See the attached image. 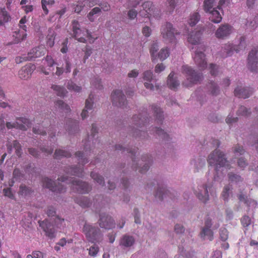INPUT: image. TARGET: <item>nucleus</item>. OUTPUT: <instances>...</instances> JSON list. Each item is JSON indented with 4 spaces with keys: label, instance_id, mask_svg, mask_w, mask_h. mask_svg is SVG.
<instances>
[{
    "label": "nucleus",
    "instance_id": "obj_1",
    "mask_svg": "<svg viewBox=\"0 0 258 258\" xmlns=\"http://www.w3.org/2000/svg\"><path fill=\"white\" fill-rule=\"evenodd\" d=\"M207 162L210 166L214 167V180H220L231 168L225 154L219 150L216 149L211 152L208 157Z\"/></svg>",
    "mask_w": 258,
    "mask_h": 258
},
{
    "label": "nucleus",
    "instance_id": "obj_2",
    "mask_svg": "<svg viewBox=\"0 0 258 258\" xmlns=\"http://www.w3.org/2000/svg\"><path fill=\"white\" fill-rule=\"evenodd\" d=\"M148 120L146 113L134 115L132 118L134 125L131 127V132L133 136L142 139H147L148 136L147 133L144 131L143 127Z\"/></svg>",
    "mask_w": 258,
    "mask_h": 258
},
{
    "label": "nucleus",
    "instance_id": "obj_3",
    "mask_svg": "<svg viewBox=\"0 0 258 258\" xmlns=\"http://www.w3.org/2000/svg\"><path fill=\"white\" fill-rule=\"evenodd\" d=\"M181 72L185 77V80L182 82V85L186 87H190L202 80V75L198 73L191 67L187 65L182 66Z\"/></svg>",
    "mask_w": 258,
    "mask_h": 258
},
{
    "label": "nucleus",
    "instance_id": "obj_4",
    "mask_svg": "<svg viewBox=\"0 0 258 258\" xmlns=\"http://www.w3.org/2000/svg\"><path fill=\"white\" fill-rule=\"evenodd\" d=\"M83 231L88 241L92 243H99L103 239V234L97 226L89 223H85L83 227Z\"/></svg>",
    "mask_w": 258,
    "mask_h": 258
},
{
    "label": "nucleus",
    "instance_id": "obj_5",
    "mask_svg": "<svg viewBox=\"0 0 258 258\" xmlns=\"http://www.w3.org/2000/svg\"><path fill=\"white\" fill-rule=\"evenodd\" d=\"M58 181L66 182L67 183H71V188L74 191L78 192L80 194H87L91 189V187L88 183L77 179L75 178H68L63 176L58 178Z\"/></svg>",
    "mask_w": 258,
    "mask_h": 258
},
{
    "label": "nucleus",
    "instance_id": "obj_6",
    "mask_svg": "<svg viewBox=\"0 0 258 258\" xmlns=\"http://www.w3.org/2000/svg\"><path fill=\"white\" fill-rule=\"evenodd\" d=\"M72 29L73 31L74 37L79 42H85L87 37L90 43H93L97 38H94L91 35V33L89 32L87 29H82L80 28L79 22L77 21H74L72 22Z\"/></svg>",
    "mask_w": 258,
    "mask_h": 258
},
{
    "label": "nucleus",
    "instance_id": "obj_7",
    "mask_svg": "<svg viewBox=\"0 0 258 258\" xmlns=\"http://www.w3.org/2000/svg\"><path fill=\"white\" fill-rule=\"evenodd\" d=\"M161 36L166 43L175 44L177 42V36L179 33L170 23H166L161 28Z\"/></svg>",
    "mask_w": 258,
    "mask_h": 258
},
{
    "label": "nucleus",
    "instance_id": "obj_8",
    "mask_svg": "<svg viewBox=\"0 0 258 258\" xmlns=\"http://www.w3.org/2000/svg\"><path fill=\"white\" fill-rule=\"evenodd\" d=\"M192 49H195L192 56L195 63L199 70L201 71L205 70L207 68V62L204 53L206 50L205 46L204 44H201L193 47Z\"/></svg>",
    "mask_w": 258,
    "mask_h": 258
},
{
    "label": "nucleus",
    "instance_id": "obj_9",
    "mask_svg": "<svg viewBox=\"0 0 258 258\" xmlns=\"http://www.w3.org/2000/svg\"><path fill=\"white\" fill-rule=\"evenodd\" d=\"M55 63L53 59L51 56L47 55L43 62V64L40 67V71L46 75L49 74L50 72H52L53 74H55L57 76H60L63 73V69L61 67H57L55 73H53V65Z\"/></svg>",
    "mask_w": 258,
    "mask_h": 258
},
{
    "label": "nucleus",
    "instance_id": "obj_10",
    "mask_svg": "<svg viewBox=\"0 0 258 258\" xmlns=\"http://www.w3.org/2000/svg\"><path fill=\"white\" fill-rule=\"evenodd\" d=\"M75 157L77 158L78 163L80 164L79 167H70L66 172L68 174L82 177L83 176V168L80 166V165H84L88 163L89 162L88 159L85 154L81 152H76Z\"/></svg>",
    "mask_w": 258,
    "mask_h": 258
},
{
    "label": "nucleus",
    "instance_id": "obj_11",
    "mask_svg": "<svg viewBox=\"0 0 258 258\" xmlns=\"http://www.w3.org/2000/svg\"><path fill=\"white\" fill-rule=\"evenodd\" d=\"M212 185L204 184L199 185L195 191L197 198L202 202L206 203L209 200V192L212 194Z\"/></svg>",
    "mask_w": 258,
    "mask_h": 258
},
{
    "label": "nucleus",
    "instance_id": "obj_12",
    "mask_svg": "<svg viewBox=\"0 0 258 258\" xmlns=\"http://www.w3.org/2000/svg\"><path fill=\"white\" fill-rule=\"evenodd\" d=\"M43 187L49 189L56 193H62L66 191V187L61 184L52 181L48 177H44L42 180Z\"/></svg>",
    "mask_w": 258,
    "mask_h": 258
},
{
    "label": "nucleus",
    "instance_id": "obj_13",
    "mask_svg": "<svg viewBox=\"0 0 258 258\" xmlns=\"http://www.w3.org/2000/svg\"><path fill=\"white\" fill-rule=\"evenodd\" d=\"M111 98L113 105L121 108L126 106V100L121 90H114L111 93Z\"/></svg>",
    "mask_w": 258,
    "mask_h": 258
},
{
    "label": "nucleus",
    "instance_id": "obj_14",
    "mask_svg": "<svg viewBox=\"0 0 258 258\" xmlns=\"http://www.w3.org/2000/svg\"><path fill=\"white\" fill-rule=\"evenodd\" d=\"M98 223L101 228L106 229H110L115 226L114 221L112 218L105 213L100 214Z\"/></svg>",
    "mask_w": 258,
    "mask_h": 258
},
{
    "label": "nucleus",
    "instance_id": "obj_15",
    "mask_svg": "<svg viewBox=\"0 0 258 258\" xmlns=\"http://www.w3.org/2000/svg\"><path fill=\"white\" fill-rule=\"evenodd\" d=\"M247 66L252 72L258 71V49L254 48L250 52Z\"/></svg>",
    "mask_w": 258,
    "mask_h": 258
},
{
    "label": "nucleus",
    "instance_id": "obj_16",
    "mask_svg": "<svg viewBox=\"0 0 258 258\" xmlns=\"http://www.w3.org/2000/svg\"><path fill=\"white\" fill-rule=\"evenodd\" d=\"M29 125V120L24 118L18 119L14 122H8L6 123V126L8 129L16 128L21 130H26Z\"/></svg>",
    "mask_w": 258,
    "mask_h": 258
},
{
    "label": "nucleus",
    "instance_id": "obj_17",
    "mask_svg": "<svg viewBox=\"0 0 258 258\" xmlns=\"http://www.w3.org/2000/svg\"><path fill=\"white\" fill-rule=\"evenodd\" d=\"M39 226L45 232V234L49 238H53L55 236V230L54 226L47 220L39 221Z\"/></svg>",
    "mask_w": 258,
    "mask_h": 258
},
{
    "label": "nucleus",
    "instance_id": "obj_18",
    "mask_svg": "<svg viewBox=\"0 0 258 258\" xmlns=\"http://www.w3.org/2000/svg\"><path fill=\"white\" fill-rule=\"evenodd\" d=\"M233 31V28L229 24H225L220 26L215 32L217 38L223 39L229 36Z\"/></svg>",
    "mask_w": 258,
    "mask_h": 258
},
{
    "label": "nucleus",
    "instance_id": "obj_19",
    "mask_svg": "<svg viewBox=\"0 0 258 258\" xmlns=\"http://www.w3.org/2000/svg\"><path fill=\"white\" fill-rule=\"evenodd\" d=\"M35 69V67L31 64H28L22 67L19 71V77L24 80H28Z\"/></svg>",
    "mask_w": 258,
    "mask_h": 258
},
{
    "label": "nucleus",
    "instance_id": "obj_20",
    "mask_svg": "<svg viewBox=\"0 0 258 258\" xmlns=\"http://www.w3.org/2000/svg\"><path fill=\"white\" fill-rule=\"evenodd\" d=\"M252 91L250 88L242 86H237L234 91L235 96L244 99L248 98L252 94Z\"/></svg>",
    "mask_w": 258,
    "mask_h": 258
},
{
    "label": "nucleus",
    "instance_id": "obj_21",
    "mask_svg": "<svg viewBox=\"0 0 258 258\" xmlns=\"http://www.w3.org/2000/svg\"><path fill=\"white\" fill-rule=\"evenodd\" d=\"M45 51L46 49L43 45L32 49L27 54L28 60H32L35 58L44 55Z\"/></svg>",
    "mask_w": 258,
    "mask_h": 258
},
{
    "label": "nucleus",
    "instance_id": "obj_22",
    "mask_svg": "<svg viewBox=\"0 0 258 258\" xmlns=\"http://www.w3.org/2000/svg\"><path fill=\"white\" fill-rule=\"evenodd\" d=\"M135 242V238L131 235L125 234L120 239L119 245L124 248H130Z\"/></svg>",
    "mask_w": 258,
    "mask_h": 258
},
{
    "label": "nucleus",
    "instance_id": "obj_23",
    "mask_svg": "<svg viewBox=\"0 0 258 258\" xmlns=\"http://www.w3.org/2000/svg\"><path fill=\"white\" fill-rule=\"evenodd\" d=\"M97 132L98 129L96 126L94 124H93L92 125V128L91 130V136L89 137V140L87 142L85 143L84 149L86 152L88 151V150L91 149V143L92 144H94V145H95L96 142H97L96 139H94L95 136V134L97 133Z\"/></svg>",
    "mask_w": 258,
    "mask_h": 258
},
{
    "label": "nucleus",
    "instance_id": "obj_24",
    "mask_svg": "<svg viewBox=\"0 0 258 258\" xmlns=\"http://www.w3.org/2000/svg\"><path fill=\"white\" fill-rule=\"evenodd\" d=\"M234 51L239 52V50L236 48V45L226 44L221 49V55L223 57H227L232 55Z\"/></svg>",
    "mask_w": 258,
    "mask_h": 258
},
{
    "label": "nucleus",
    "instance_id": "obj_25",
    "mask_svg": "<svg viewBox=\"0 0 258 258\" xmlns=\"http://www.w3.org/2000/svg\"><path fill=\"white\" fill-rule=\"evenodd\" d=\"M143 79L144 81H146L147 82H145V87L150 90H153L154 89V86L152 83L154 82L153 78V73L150 71H147L143 74Z\"/></svg>",
    "mask_w": 258,
    "mask_h": 258
},
{
    "label": "nucleus",
    "instance_id": "obj_26",
    "mask_svg": "<svg viewBox=\"0 0 258 258\" xmlns=\"http://www.w3.org/2000/svg\"><path fill=\"white\" fill-rule=\"evenodd\" d=\"M203 32L201 30H196L189 34L187 40L189 43L196 45L200 42Z\"/></svg>",
    "mask_w": 258,
    "mask_h": 258
},
{
    "label": "nucleus",
    "instance_id": "obj_27",
    "mask_svg": "<svg viewBox=\"0 0 258 258\" xmlns=\"http://www.w3.org/2000/svg\"><path fill=\"white\" fill-rule=\"evenodd\" d=\"M193 165L195 172H199L205 166V160L204 158L198 157L192 159L190 162Z\"/></svg>",
    "mask_w": 258,
    "mask_h": 258
},
{
    "label": "nucleus",
    "instance_id": "obj_28",
    "mask_svg": "<svg viewBox=\"0 0 258 258\" xmlns=\"http://www.w3.org/2000/svg\"><path fill=\"white\" fill-rule=\"evenodd\" d=\"M207 92L213 96H217L220 93V88L217 83L211 81L206 86Z\"/></svg>",
    "mask_w": 258,
    "mask_h": 258
},
{
    "label": "nucleus",
    "instance_id": "obj_29",
    "mask_svg": "<svg viewBox=\"0 0 258 258\" xmlns=\"http://www.w3.org/2000/svg\"><path fill=\"white\" fill-rule=\"evenodd\" d=\"M153 7L151 2H145L142 5L143 10L139 12V15L143 17H148L149 14L152 12Z\"/></svg>",
    "mask_w": 258,
    "mask_h": 258
},
{
    "label": "nucleus",
    "instance_id": "obj_30",
    "mask_svg": "<svg viewBox=\"0 0 258 258\" xmlns=\"http://www.w3.org/2000/svg\"><path fill=\"white\" fill-rule=\"evenodd\" d=\"M93 102L92 99L89 97L86 100L85 106L81 113V117L84 119L88 116V113L93 109Z\"/></svg>",
    "mask_w": 258,
    "mask_h": 258
},
{
    "label": "nucleus",
    "instance_id": "obj_31",
    "mask_svg": "<svg viewBox=\"0 0 258 258\" xmlns=\"http://www.w3.org/2000/svg\"><path fill=\"white\" fill-rule=\"evenodd\" d=\"M67 125L69 134H75L79 131V121L77 120H70Z\"/></svg>",
    "mask_w": 258,
    "mask_h": 258
},
{
    "label": "nucleus",
    "instance_id": "obj_32",
    "mask_svg": "<svg viewBox=\"0 0 258 258\" xmlns=\"http://www.w3.org/2000/svg\"><path fill=\"white\" fill-rule=\"evenodd\" d=\"M27 19L26 16L23 17L21 18L19 22V26L21 29L24 31L21 35L19 31L18 34H17V37L18 39L21 40H23L26 38L27 34L25 32L27 30V26L25 25V24L27 22Z\"/></svg>",
    "mask_w": 258,
    "mask_h": 258
},
{
    "label": "nucleus",
    "instance_id": "obj_33",
    "mask_svg": "<svg viewBox=\"0 0 258 258\" xmlns=\"http://www.w3.org/2000/svg\"><path fill=\"white\" fill-rule=\"evenodd\" d=\"M217 9H218L217 7L216 9H213L208 13L209 20L215 23H220L222 19L219 11Z\"/></svg>",
    "mask_w": 258,
    "mask_h": 258
},
{
    "label": "nucleus",
    "instance_id": "obj_34",
    "mask_svg": "<svg viewBox=\"0 0 258 258\" xmlns=\"http://www.w3.org/2000/svg\"><path fill=\"white\" fill-rule=\"evenodd\" d=\"M246 26L251 30H255L258 26V15L249 17L247 20Z\"/></svg>",
    "mask_w": 258,
    "mask_h": 258
},
{
    "label": "nucleus",
    "instance_id": "obj_35",
    "mask_svg": "<svg viewBox=\"0 0 258 258\" xmlns=\"http://www.w3.org/2000/svg\"><path fill=\"white\" fill-rule=\"evenodd\" d=\"M151 109L156 119L157 120V122H161L164 118V115L163 111L160 107L158 105H154L152 106Z\"/></svg>",
    "mask_w": 258,
    "mask_h": 258
},
{
    "label": "nucleus",
    "instance_id": "obj_36",
    "mask_svg": "<svg viewBox=\"0 0 258 258\" xmlns=\"http://www.w3.org/2000/svg\"><path fill=\"white\" fill-rule=\"evenodd\" d=\"M51 88L54 93L60 97H63L67 93V90L62 86L53 84L51 85Z\"/></svg>",
    "mask_w": 258,
    "mask_h": 258
},
{
    "label": "nucleus",
    "instance_id": "obj_37",
    "mask_svg": "<svg viewBox=\"0 0 258 258\" xmlns=\"http://www.w3.org/2000/svg\"><path fill=\"white\" fill-rule=\"evenodd\" d=\"M76 202L82 208H85L89 207L92 205V202L90 199L87 197L81 196L76 199Z\"/></svg>",
    "mask_w": 258,
    "mask_h": 258
},
{
    "label": "nucleus",
    "instance_id": "obj_38",
    "mask_svg": "<svg viewBox=\"0 0 258 258\" xmlns=\"http://www.w3.org/2000/svg\"><path fill=\"white\" fill-rule=\"evenodd\" d=\"M173 76V72L170 73L167 80V85L169 87L172 89L176 88L179 85V82L176 78H174Z\"/></svg>",
    "mask_w": 258,
    "mask_h": 258
},
{
    "label": "nucleus",
    "instance_id": "obj_39",
    "mask_svg": "<svg viewBox=\"0 0 258 258\" xmlns=\"http://www.w3.org/2000/svg\"><path fill=\"white\" fill-rule=\"evenodd\" d=\"M100 13L101 9L100 8L95 7L88 13L87 18L91 22H94Z\"/></svg>",
    "mask_w": 258,
    "mask_h": 258
},
{
    "label": "nucleus",
    "instance_id": "obj_40",
    "mask_svg": "<svg viewBox=\"0 0 258 258\" xmlns=\"http://www.w3.org/2000/svg\"><path fill=\"white\" fill-rule=\"evenodd\" d=\"M54 106L56 108L60 110L61 111L69 112L70 111V108L69 106L61 100H56L55 102Z\"/></svg>",
    "mask_w": 258,
    "mask_h": 258
},
{
    "label": "nucleus",
    "instance_id": "obj_41",
    "mask_svg": "<svg viewBox=\"0 0 258 258\" xmlns=\"http://www.w3.org/2000/svg\"><path fill=\"white\" fill-rule=\"evenodd\" d=\"M201 237L204 239H208L212 240L213 239V232L208 227H203L200 233Z\"/></svg>",
    "mask_w": 258,
    "mask_h": 258
},
{
    "label": "nucleus",
    "instance_id": "obj_42",
    "mask_svg": "<svg viewBox=\"0 0 258 258\" xmlns=\"http://www.w3.org/2000/svg\"><path fill=\"white\" fill-rule=\"evenodd\" d=\"M71 156V153L69 151L62 149H56L54 153V157L55 159H59L63 157H69Z\"/></svg>",
    "mask_w": 258,
    "mask_h": 258
},
{
    "label": "nucleus",
    "instance_id": "obj_43",
    "mask_svg": "<svg viewBox=\"0 0 258 258\" xmlns=\"http://www.w3.org/2000/svg\"><path fill=\"white\" fill-rule=\"evenodd\" d=\"M154 133L157 135L159 138L165 141H168L169 136L164 130L159 127L154 128Z\"/></svg>",
    "mask_w": 258,
    "mask_h": 258
},
{
    "label": "nucleus",
    "instance_id": "obj_44",
    "mask_svg": "<svg viewBox=\"0 0 258 258\" xmlns=\"http://www.w3.org/2000/svg\"><path fill=\"white\" fill-rule=\"evenodd\" d=\"M232 193V186L228 184L224 186L223 191L221 193V197L223 200L227 202L229 200V198Z\"/></svg>",
    "mask_w": 258,
    "mask_h": 258
},
{
    "label": "nucleus",
    "instance_id": "obj_45",
    "mask_svg": "<svg viewBox=\"0 0 258 258\" xmlns=\"http://www.w3.org/2000/svg\"><path fill=\"white\" fill-rule=\"evenodd\" d=\"M200 15L198 12H194L190 15L188 24L191 26H195L200 20Z\"/></svg>",
    "mask_w": 258,
    "mask_h": 258
},
{
    "label": "nucleus",
    "instance_id": "obj_46",
    "mask_svg": "<svg viewBox=\"0 0 258 258\" xmlns=\"http://www.w3.org/2000/svg\"><path fill=\"white\" fill-rule=\"evenodd\" d=\"M55 36V33L54 31L52 29H49L47 36V44L50 47H52L54 45Z\"/></svg>",
    "mask_w": 258,
    "mask_h": 258
},
{
    "label": "nucleus",
    "instance_id": "obj_47",
    "mask_svg": "<svg viewBox=\"0 0 258 258\" xmlns=\"http://www.w3.org/2000/svg\"><path fill=\"white\" fill-rule=\"evenodd\" d=\"M54 4V0H41V5L42 8L44 12L45 15H47L48 13V10L47 9V6L50 8V7L52 6Z\"/></svg>",
    "mask_w": 258,
    "mask_h": 258
},
{
    "label": "nucleus",
    "instance_id": "obj_48",
    "mask_svg": "<svg viewBox=\"0 0 258 258\" xmlns=\"http://www.w3.org/2000/svg\"><path fill=\"white\" fill-rule=\"evenodd\" d=\"M215 0H205L204 2V10L206 13H209L213 9Z\"/></svg>",
    "mask_w": 258,
    "mask_h": 258
},
{
    "label": "nucleus",
    "instance_id": "obj_49",
    "mask_svg": "<svg viewBox=\"0 0 258 258\" xmlns=\"http://www.w3.org/2000/svg\"><path fill=\"white\" fill-rule=\"evenodd\" d=\"M169 50L167 47L162 48L158 53V57L160 60L163 61L166 59L169 55Z\"/></svg>",
    "mask_w": 258,
    "mask_h": 258
},
{
    "label": "nucleus",
    "instance_id": "obj_50",
    "mask_svg": "<svg viewBox=\"0 0 258 258\" xmlns=\"http://www.w3.org/2000/svg\"><path fill=\"white\" fill-rule=\"evenodd\" d=\"M208 69L210 74L213 76L218 75L220 72V69L219 66L214 63H210Z\"/></svg>",
    "mask_w": 258,
    "mask_h": 258
},
{
    "label": "nucleus",
    "instance_id": "obj_51",
    "mask_svg": "<svg viewBox=\"0 0 258 258\" xmlns=\"http://www.w3.org/2000/svg\"><path fill=\"white\" fill-rule=\"evenodd\" d=\"M237 197L240 202L248 205L249 203V198H248L246 193L244 191L240 189L239 192L237 194Z\"/></svg>",
    "mask_w": 258,
    "mask_h": 258
},
{
    "label": "nucleus",
    "instance_id": "obj_52",
    "mask_svg": "<svg viewBox=\"0 0 258 258\" xmlns=\"http://www.w3.org/2000/svg\"><path fill=\"white\" fill-rule=\"evenodd\" d=\"M91 177L94 180L100 185L103 186L104 185V178L100 175L95 172H92L90 174Z\"/></svg>",
    "mask_w": 258,
    "mask_h": 258
},
{
    "label": "nucleus",
    "instance_id": "obj_53",
    "mask_svg": "<svg viewBox=\"0 0 258 258\" xmlns=\"http://www.w3.org/2000/svg\"><path fill=\"white\" fill-rule=\"evenodd\" d=\"M67 87L69 90L73 91L76 92H80L82 90L81 86H78L72 81H69L68 82Z\"/></svg>",
    "mask_w": 258,
    "mask_h": 258
},
{
    "label": "nucleus",
    "instance_id": "obj_54",
    "mask_svg": "<svg viewBox=\"0 0 258 258\" xmlns=\"http://www.w3.org/2000/svg\"><path fill=\"white\" fill-rule=\"evenodd\" d=\"M115 148L116 150L122 151V152H124L126 151L127 153H130L133 155H134L136 153L137 150L135 148L133 149H131L128 148H126L125 147H123L120 144L116 145L115 146Z\"/></svg>",
    "mask_w": 258,
    "mask_h": 258
},
{
    "label": "nucleus",
    "instance_id": "obj_55",
    "mask_svg": "<svg viewBox=\"0 0 258 258\" xmlns=\"http://www.w3.org/2000/svg\"><path fill=\"white\" fill-rule=\"evenodd\" d=\"M159 49V45L157 42H154L150 48V52L153 60L156 59L157 55L156 53Z\"/></svg>",
    "mask_w": 258,
    "mask_h": 258
},
{
    "label": "nucleus",
    "instance_id": "obj_56",
    "mask_svg": "<svg viewBox=\"0 0 258 258\" xmlns=\"http://www.w3.org/2000/svg\"><path fill=\"white\" fill-rule=\"evenodd\" d=\"M10 16L5 9H0V24L9 21Z\"/></svg>",
    "mask_w": 258,
    "mask_h": 258
},
{
    "label": "nucleus",
    "instance_id": "obj_57",
    "mask_svg": "<svg viewBox=\"0 0 258 258\" xmlns=\"http://www.w3.org/2000/svg\"><path fill=\"white\" fill-rule=\"evenodd\" d=\"M31 189L25 185H21L20 186L19 194L22 196L26 197L29 196L31 194Z\"/></svg>",
    "mask_w": 258,
    "mask_h": 258
},
{
    "label": "nucleus",
    "instance_id": "obj_58",
    "mask_svg": "<svg viewBox=\"0 0 258 258\" xmlns=\"http://www.w3.org/2000/svg\"><path fill=\"white\" fill-rule=\"evenodd\" d=\"M229 181L232 182L238 183L242 181L240 176L232 172L229 173L228 174Z\"/></svg>",
    "mask_w": 258,
    "mask_h": 258
},
{
    "label": "nucleus",
    "instance_id": "obj_59",
    "mask_svg": "<svg viewBox=\"0 0 258 258\" xmlns=\"http://www.w3.org/2000/svg\"><path fill=\"white\" fill-rule=\"evenodd\" d=\"M250 113V111H249V109L244 106H241L237 112L238 115H242L243 116H248Z\"/></svg>",
    "mask_w": 258,
    "mask_h": 258
},
{
    "label": "nucleus",
    "instance_id": "obj_60",
    "mask_svg": "<svg viewBox=\"0 0 258 258\" xmlns=\"http://www.w3.org/2000/svg\"><path fill=\"white\" fill-rule=\"evenodd\" d=\"M152 12L149 14V16L146 17L150 18L151 17H153L156 19H159L161 15L160 11L154 6L152 8Z\"/></svg>",
    "mask_w": 258,
    "mask_h": 258
},
{
    "label": "nucleus",
    "instance_id": "obj_61",
    "mask_svg": "<svg viewBox=\"0 0 258 258\" xmlns=\"http://www.w3.org/2000/svg\"><path fill=\"white\" fill-rule=\"evenodd\" d=\"M88 250L89 254L90 256L95 257L98 253L99 247L97 245L94 244L91 246Z\"/></svg>",
    "mask_w": 258,
    "mask_h": 258
},
{
    "label": "nucleus",
    "instance_id": "obj_62",
    "mask_svg": "<svg viewBox=\"0 0 258 258\" xmlns=\"http://www.w3.org/2000/svg\"><path fill=\"white\" fill-rule=\"evenodd\" d=\"M74 12L77 13H80L84 8H86V6H84L83 0H79L76 6L74 5Z\"/></svg>",
    "mask_w": 258,
    "mask_h": 258
},
{
    "label": "nucleus",
    "instance_id": "obj_63",
    "mask_svg": "<svg viewBox=\"0 0 258 258\" xmlns=\"http://www.w3.org/2000/svg\"><path fill=\"white\" fill-rule=\"evenodd\" d=\"M220 237L221 239L225 241L228 238V232L227 230L224 228H221L220 229Z\"/></svg>",
    "mask_w": 258,
    "mask_h": 258
},
{
    "label": "nucleus",
    "instance_id": "obj_64",
    "mask_svg": "<svg viewBox=\"0 0 258 258\" xmlns=\"http://www.w3.org/2000/svg\"><path fill=\"white\" fill-rule=\"evenodd\" d=\"M14 148L16 150V153L18 156H20L22 153V149L20 144L16 140L13 143Z\"/></svg>",
    "mask_w": 258,
    "mask_h": 258
}]
</instances>
